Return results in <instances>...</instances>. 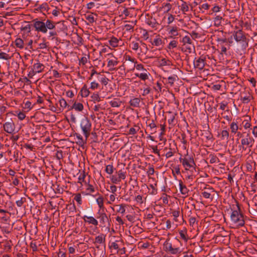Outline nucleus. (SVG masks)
<instances>
[{"label": "nucleus", "mask_w": 257, "mask_h": 257, "mask_svg": "<svg viewBox=\"0 0 257 257\" xmlns=\"http://www.w3.org/2000/svg\"><path fill=\"white\" fill-rule=\"evenodd\" d=\"M230 218L238 226H243L244 225V217L238 203L236 204V209L234 208L233 210L231 209Z\"/></svg>", "instance_id": "1"}, {"label": "nucleus", "mask_w": 257, "mask_h": 257, "mask_svg": "<svg viewBox=\"0 0 257 257\" xmlns=\"http://www.w3.org/2000/svg\"><path fill=\"white\" fill-rule=\"evenodd\" d=\"M233 36L237 42L241 44L243 49H245L248 47V40L246 38L241 30H238L236 32H234Z\"/></svg>", "instance_id": "2"}, {"label": "nucleus", "mask_w": 257, "mask_h": 257, "mask_svg": "<svg viewBox=\"0 0 257 257\" xmlns=\"http://www.w3.org/2000/svg\"><path fill=\"white\" fill-rule=\"evenodd\" d=\"M80 126L86 139H87L90 135L91 130V122L88 117H84L82 119Z\"/></svg>", "instance_id": "3"}, {"label": "nucleus", "mask_w": 257, "mask_h": 257, "mask_svg": "<svg viewBox=\"0 0 257 257\" xmlns=\"http://www.w3.org/2000/svg\"><path fill=\"white\" fill-rule=\"evenodd\" d=\"M178 154L181 155V157L179 158V160L182 164L183 167L185 168L186 170H188L189 168H193L195 169V166H196V164L194 162L193 158H190L189 160H188L186 158H182V155H181L180 153H179L178 152Z\"/></svg>", "instance_id": "4"}, {"label": "nucleus", "mask_w": 257, "mask_h": 257, "mask_svg": "<svg viewBox=\"0 0 257 257\" xmlns=\"http://www.w3.org/2000/svg\"><path fill=\"white\" fill-rule=\"evenodd\" d=\"M33 26L35 28V30L38 32H41L43 33H46L47 30L45 27V22L35 19L33 21Z\"/></svg>", "instance_id": "5"}, {"label": "nucleus", "mask_w": 257, "mask_h": 257, "mask_svg": "<svg viewBox=\"0 0 257 257\" xmlns=\"http://www.w3.org/2000/svg\"><path fill=\"white\" fill-rule=\"evenodd\" d=\"M164 248L166 251L172 254H176L177 253V247L173 244L170 240H166L164 243Z\"/></svg>", "instance_id": "6"}, {"label": "nucleus", "mask_w": 257, "mask_h": 257, "mask_svg": "<svg viewBox=\"0 0 257 257\" xmlns=\"http://www.w3.org/2000/svg\"><path fill=\"white\" fill-rule=\"evenodd\" d=\"M206 57L203 55L199 58H195L194 60V66L195 68L202 70L204 68L205 64Z\"/></svg>", "instance_id": "7"}, {"label": "nucleus", "mask_w": 257, "mask_h": 257, "mask_svg": "<svg viewBox=\"0 0 257 257\" xmlns=\"http://www.w3.org/2000/svg\"><path fill=\"white\" fill-rule=\"evenodd\" d=\"M185 28H187V26L184 20H178V36L179 35L180 37L183 36L184 33H187L186 31L184 29Z\"/></svg>", "instance_id": "8"}, {"label": "nucleus", "mask_w": 257, "mask_h": 257, "mask_svg": "<svg viewBox=\"0 0 257 257\" xmlns=\"http://www.w3.org/2000/svg\"><path fill=\"white\" fill-rule=\"evenodd\" d=\"M98 216L97 217L99 219L100 223L102 227L106 226V223H108V227L110 226L108 218L105 213L101 212L100 210L98 212Z\"/></svg>", "instance_id": "9"}, {"label": "nucleus", "mask_w": 257, "mask_h": 257, "mask_svg": "<svg viewBox=\"0 0 257 257\" xmlns=\"http://www.w3.org/2000/svg\"><path fill=\"white\" fill-rule=\"evenodd\" d=\"M3 127L5 132L12 134L15 131V125L13 121L11 119L3 124Z\"/></svg>", "instance_id": "10"}, {"label": "nucleus", "mask_w": 257, "mask_h": 257, "mask_svg": "<svg viewBox=\"0 0 257 257\" xmlns=\"http://www.w3.org/2000/svg\"><path fill=\"white\" fill-rule=\"evenodd\" d=\"M254 139L253 138H243L241 139V144L242 146V149L246 150V148H244V146H246L248 147H251L254 142Z\"/></svg>", "instance_id": "11"}, {"label": "nucleus", "mask_w": 257, "mask_h": 257, "mask_svg": "<svg viewBox=\"0 0 257 257\" xmlns=\"http://www.w3.org/2000/svg\"><path fill=\"white\" fill-rule=\"evenodd\" d=\"M179 233L180 239L184 243H186L187 241L190 239V237L187 234V229L185 228L182 230H179Z\"/></svg>", "instance_id": "12"}, {"label": "nucleus", "mask_w": 257, "mask_h": 257, "mask_svg": "<svg viewBox=\"0 0 257 257\" xmlns=\"http://www.w3.org/2000/svg\"><path fill=\"white\" fill-rule=\"evenodd\" d=\"M167 166L169 167L171 170L172 174L175 179H177V165L175 161H170L167 163Z\"/></svg>", "instance_id": "13"}, {"label": "nucleus", "mask_w": 257, "mask_h": 257, "mask_svg": "<svg viewBox=\"0 0 257 257\" xmlns=\"http://www.w3.org/2000/svg\"><path fill=\"white\" fill-rule=\"evenodd\" d=\"M180 115H181V119H179V123L178 124V126L179 127L181 130L183 131L186 130L187 128V127L188 126V124L184 116H182V112H180Z\"/></svg>", "instance_id": "14"}, {"label": "nucleus", "mask_w": 257, "mask_h": 257, "mask_svg": "<svg viewBox=\"0 0 257 257\" xmlns=\"http://www.w3.org/2000/svg\"><path fill=\"white\" fill-rule=\"evenodd\" d=\"M105 236L106 235L105 234L101 233L99 235L95 237L93 243L95 244H104V246H105Z\"/></svg>", "instance_id": "15"}, {"label": "nucleus", "mask_w": 257, "mask_h": 257, "mask_svg": "<svg viewBox=\"0 0 257 257\" xmlns=\"http://www.w3.org/2000/svg\"><path fill=\"white\" fill-rule=\"evenodd\" d=\"M177 47V41L175 40H173L170 41L168 46L167 51L169 53H171L176 55V53L174 52V49Z\"/></svg>", "instance_id": "16"}, {"label": "nucleus", "mask_w": 257, "mask_h": 257, "mask_svg": "<svg viewBox=\"0 0 257 257\" xmlns=\"http://www.w3.org/2000/svg\"><path fill=\"white\" fill-rule=\"evenodd\" d=\"M37 61L38 62L33 65V71H35L36 73H40L43 71L45 66L43 64L40 63L38 60Z\"/></svg>", "instance_id": "17"}, {"label": "nucleus", "mask_w": 257, "mask_h": 257, "mask_svg": "<svg viewBox=\"0 0 257 257\" xmlns=\"http://www.w3.org/2000/svg\"><path fill=\"white\" fill-rule=\"evenodd\" d=\"M141 41L140 40L136 41H133L130 44V47L133 50L137 51L140 48Z\"/></svg>", "instance_id": "18"}, {"label": "nucleus", "mask_w": 257, "mask_h": 257, "mask_svg": "<svg viewBox=\"0 0 257 257\" xmlns=\"http://www.w3.org/2000/svg\"><path fill=\"white\" fill-rule=\"evenodd\" d=\"M83 219L85 222H87L90 224H92L94 225H98V221L97 220L94 218L92 216H84Z\"/></svg>", "instance_id": "19"}, {"label": "nucleus", "mask_w": 257, "mask_h": 257, "mask_svg": "<svg viewBox=\"0 0 257 257\" xmlns=\"http://www.w3.org/2000/svg\"><path fill=\"white\" fill-rule=\"evenodd\" d=\"M169 114L170 116H168V122L169 123V129H171L175 125V123H174V120L176 113L173 114H172L171 112H169Z\"/></svg>", "instance_id": "20"}, {"label": "nucleus", "mask_w": 257, "mask_h": 257, "mask_svg": "<svg viewBox=\"0 0 257 257\" xmlns=\"http://www.w3.org/2000/svg\"><path fill=\"white\" fill-rule=\"evenodd\" d=\"M179 188L180 191L183 195H187V194L188 193V189L186 187V185L183 184L182 181H179Z\"/></svg>", "instance_id": "21"}, {"label": "nucleus", "mask_w": 257, "mask_h": 257, "mask_svg": "<svg viewBox=\"0 0 257 257\" xmlns=\"http://www.w3.org/2000/svg\"><path fill=\"white\" fill-rule=\"evenodd\" d=\"M182 138L181 139L182 144L179 145V147L180 148V149H183V152L181 151V152L183 153L184 154L185 153H186V154H187L188 151H187V150H186L187 141L185 140H184L185 135L184 134H182Z\"/></svg>", "instance_id": "22"}, {"label": "nucleus", "mask_w": 257, "mask_h": 257, "mask_svg": "<svg viewBox=\"0 0 257 257\" xmlns=\"http://www.w3.org/2000/svg\"><path fill=\"white\" fill-rule=\"evenodd\" d=\"M118 62L117 61V58L114 57V59L109 60L107 63V67H109L110 70H114V66L117 65Z\"/></svg>", "instance_id": "23"}, {"label": "nucleus", "mask_w": 257, "mask_h": 257, "mask_svg": "<svg viewBox=\"0 0 257 257\" xmlns=\"http://www.w3.org/2000/svg\"><path fill=\"white\" fill-rule=\"evenodd\" d=\"M83 108V105L81 103L75 102L70 109H74L76 111H81Z\"/></svg>", "instance_id": "24"}, {"label": "nucleus", "mask_w": 257, "mask_h": 257, "mask_svg": "<svg viewBox=\"0 0 257 257\" xmlns=\"http://www.w3.org/2000/svg\"><path fill=\"white\" fill-rule=\"evenodd\" d=\"M180 3L178 1V5L179 7H181V10L183 12H185L188 11V7L185 2H184L182 0H179Z\"/></svg>", "instance_id": "25"}, {"label": "nucleus", "mask_w": 257, "mask_h": 257, "mask_svg": "<svg viewBox=\"0 0 257 257\" xmlns=\"http://www.w3.org/2000/svg\"><path fill=\"white\" fill-rule=\"evenodd\" d=\"M120 40V39H118L114 37H112L109 40V43L110 45H111L112 47H116L118 46V43Z\"/></svg>", "instance_id": "26"}, {"label": "nucleus", "mask_w": 257, "mask_h": 257, "mask_svg": "<svg viewBox=\"0 0 257 257\" xmlns=\"http://www.w3.org/2000/svg\"><path fill=\"white\" fill-rule=\"evenodd\" d=\"M151 43L153 45H155L156 46H162V40L160 38L159 36H158L154 39V40L151 42Z\"/></svg>", "instance_id": "27"}, {"label": "nucleus", "mask_w": 257, "mask_h": 257, "mask_svg": "<svg viewBox=\"0 0 257 257\" xmlns=\"http://www.w3.org/2000/svg\"><path fill=\"white\" fill-rule=\"evenodd\" d=\"M121 101L118 98H114L113 100L109 102L111 107H118L121 104Z\"/></svg>", "instance_id": "28"}, {"label": "nucleus", "mask_w": 257, "mask_h": 257, "mask_svg": "<svg viewBox=\"0 0 257 257\" xmlns=\"http://www.w3.org/2000/svg\"><path fill=\"white\" fill-rule=\"evenodd\" d=\"M45 23V27L47 30H52L54 29L55 27V23L51 20H47Z\"/></svg>", "instance_id": "29"}, {"label": "nucleus", "mask_w": 257, "mask_h": 257, "mask_svg": "<svg viewBox=\"0 0 257 257\" xmlns=\"http://www.w3.org/2000/svg\"><path fill=\"white\" fill-rule=\"evenodd\" d=\"M140 101L141 100L139 98H134L131 99L130 104L133 107H139Z\"/></svg>", "instance_id": "30"}, {"label": "nucleus", "mask_w": 257, "mask_h": 257, "mask_svg": "<svg viewBox=\"0 0 257 257\" xmlns=\"http://www.w3.org/2000/svg\"><path fill=\"white\" fill-rule=\"evenodd\" d=\"M178 257H193L192 254L186 251L183 252L178 247Z\"/></svg>", "instance_id": "31"}, {"label": "nucleus", "mask_w": 257, "mask_h": 257, "mask_svg": "<svg viewBox=\"0 0 257 257\" xmlns=\"http://www.w3.org/2000/svg\"><path fill=\"white\" fill-rule=\"evenodd\" d=\"M75 136L77 139V141L76 142V144L80 147H83L85 144L84 141L83 140L82 137L79 134L76 133Z\"/></svg>", "instance_id": "32"}, {"label": "nucleus", "mask_w": 257, "mask_h": 257, "mask_svg": "<svg viewBox=\"0 0 257 257\" xmlns=\"http://www.w3.org/2000/svg\"><path fill=\"white\" fill-rule=\"evenodd\" d=\"M148 48L147 45L141 41V45L140 46V51L141 53L146 54L148 51Z\"/></svg>", "instance_id": "33"}, {"label": "nucleus", "mask_w": 257, "mask_h": 257, "mask_svg": "<svg viewBox=\"0 0 257 257\" xmlns=\"http://www.w3.org/2000/svg\"><path fill=\"white\" fill-rule=\"evenodd\" d=\"M24 44L23 40L21 38H17L15 40L16 46L20 49L24 48Z\"/></svg>", "instance_id": "34"}, {"label": "nucleus", "mask_w": 257, "mask_h": 257, "mask_svg": "<svg viewBox=\"0 0 257 257\" xmlns=\"http://www.w3.org/2000/svg\"><path fill=\"white\" fill-rule=\"evenodd\" d=\"M81 95L82 97H87L89 94V91L87 88L86 85H84L81 90Z\"/></svg>", "instance_id": "35"}, {"label": "nucleus", "mask_w": 257, "mask_h": 257, "mask_svg": "<svg viewBox=\"0 0 257 257\" xmlns=\"http://www.w3.org/2000/svg\"><path fill=\"white\" fill-rule=\"evenodd\" d=\"M104 103L103 105H102L101 103L97 105H95L93 107V110L94 111L99 112L100 110H103L105 109Z\"/></svg>", "instance_id": "36"}, {"label": "nucleus", "mask_w": 257, "mask_h": 257, "mask_svg": "<svg viewBox=\"0 0 257 257\" xmlns=\"http://www.w3.org/2000/svg\"><path fill=\"white\" fill-rule=\"evenodd\" d=\"M202 135L204 136L207 140H211L213 139L212 135L208 130L204 131Z\"/></svg>", "instance_id": "37"}, {"label": "nucleus", "mask_w": 257, "mask_h": 257, "mask_svg": "<svg viewBox=\"0 0 257 257\" xmlns=\"http://www.w3.org/2000/svg\"><path fill=\"white\" fill-rule=\"evenodd\" d=\"M168 30H169V34L171 35L170 37L172 38L173 36L177 35L175 34L177 32V28L175 27L168 26Z\"/></svg>", "instance_id": "38"}, {"label": "nucleus", "mask_w": 257, "mask_h": 257, "mask_svg": "<svg viewBox=\"0 0 257 257\" xmlns=\"http://www.w3.org/2000/svg\"><path fill=\"white\" fill-rule=\"evenodd\" d=\"M180 41L181 42H182L183 44H185L186 43L190 44L191 43V40L190 37L187 35L184 36L182 40L180 39Z\"/></svg>", "instance_id": "39"}, {"label": "nucleus", "mask_w": 257, "mask_h": 257, "mask_svg": "<svg viewBox=\"0 0 257 257\" xmlns=\"http://www.w3.org/2000/svg\"><path fill=\"white\" fill-rule=\"evenodd\" d=\"M135 75L143 80H146L149 78L148 75L146 73H142L141 74L136 73Z\"/></svg>", "instance_id": "40"}, {"label": "nucleus", "mask_w": 257, "mask_h": 257, "mask_svg": "<svg viewBox=\"0 0 257 257\" xmlns=\"http://www.w3.org/2000/svg\"><path fill=\"white\" fill-rule=\"evenodd\" d=\"M230 129L232 133H236L238 129V126L235 122H232L230 124Z\"/></svg>", "instance_id": "41"}, {"label": "nucleus", "mask_w": 257, "mask_h": 257, "mask_svg": "<svg viewBox=\"0 0 257 257\" xmlns=\"http://www.w3.org/2000/svg\"><path fill=\"white\" fill-rule=\"evenodd\" d=\"M92 100L94 102L96 103V102H99L101 101V98L97 93H93V95L91 96Z\"/></svg>", "instance_id": "42"}, {"label": "nucleus", "mask_w": 257, "mask_h": 257, "mask_svg": "<svg viewBox=\"0 0 257 257\" xmlns=\"http://www.w3.org/2000/svg\"><path fill=\"white\" fill-rule=\"evenodd\" d=\"M126 205L125 204H120V205H116V207H118V209L117 210V212L121 213V214H124L125 211V206Z\"/></svg>", "instance_id": "43"}, {"label": "nucleus", "mask_w": 257, "mask_h": 257, "mask_svg": "<svg viewBox=\"0 0 257 257\" xmlns=\"http://www.w3.org/2000/svg\"><path fill=\"white\" fill-rule=\"evenodd\" d=\"M96 202L100 209L103 207V198L101 196L96 199Z\"/></svg>", "instance_id": "44"}, {"label": "nucleus", "mask_w": 257, "mask_h": 257, "mask_svg": "<svg viewBox=\"0 0 257 257\" xmlns=\"http://www.w3.org/2000/svg\"><path fill=\"white\" fill-rule=\"evenodd\" d=\"M180 215V220L179 219H178V222H179V223H180V224H182L184 222V220L183 214H182V209H181V212H180V211L179 210V208H178V217H179Z\"/></svg>", "instance_id": "45"}, {"label": "nucleus", "mask_w": 257, "mask_h": 257, "mask_svg": "<svg viewBox=\"0 0 257 257\" xmlns=\"http://www.w3.org/2000/svg\"><path fill=\"white\" fill-rule=\"evenodd\" d=\"M74 200L78 203V204L81 205L82 204V197L80 193H77L75 194L74 197Z\"/></svg>", "instance_id": "46"}, {"label": "nucleus", "mask_w": 257, "mask_h": 257, "mask_svg": "<svg viewBox=\"0 0 257 257\" xmlns=\"http://www.w3.org/2000/svg\"><path fill=\"white\" fill-rule=\"evenodd\" d=\"M59 103L62 109L65 108L67 105V102L64 98L60 99L59 101Z\"/></svg>", "instance_id": "47"}, {"label": "nucleus", "mask_w": 257, "mask_h": 257, "mask_svg": "<svg viewBox=\"0 0 257 257\" xmlns=\"http://www.w3.org/2000/svg\"><path fill=\"white\" fill-rule=\"evenodd\" d=\"M57 33L56 31H50L49 33V37H52V40H57L58 39V37H57Z\"/></svg>", "instance_id": "48"}, {"label": "nucleus", "mask_w": 257, "mask_h": 257, "mask_svg": "<svg viewBox=\"0 0 257 257\" xmlns=\"http://www.w3.org/2000/svg\"><path fill=\"white\" fill-rule=\"evenodd\" d=\"M202 195L206 199H210L211 200H212L213 197H211V195L210 192H206L204 191L202 192Z\"/></svg>", "instance_id": "49"}, {"label": "nucleus", "mask_w": 257, "mask_h": 257, "mask_svg": "<svg viewBox=\"0 0 257 257\" xmlns=\"http://www.w3.org/2000/svg\"><path fill=\"white\" fill-rule=\"evenodd\" d=\"M105 172L109 174H111L113 172V166L111 165H107L105 168Z\"/></svg>", "instance_id": "50"}, {"label": "nucleus", "mask_w": 257, "mask_h": 257, "mask_svg": "<svg viewBox=\"0 0 257 257\" xmlns=\"http://www.w3.org/2000/svg\"><path fill=\"white\" fill-rule=\"evenodd\" d=\"M11 58V57L9 55L5 52H1L0 53V59H3L4 60H9Z\"/></svg>", "instance_id": "51"}, {"label": "nucleus", "mask_w": 257, "mask_h": 257, "mask_svg": "<svg viewBox=\"0 0 257 257\" xmlns=\"http://www.w3.org/2000/svg\"><path fill=\"white\" fill-rule=\"evenodd\" d=\"M229 138V133L226 130H223L221 132V139L228 140Z\"/></svg>", "instance_id": "52"}, {"label": "nucleus", "mask_w": 257, "mask_h": 257, "mask_svg": "<svg viewBox=\"0 0 257 257\" xmlns=\"http://www.w3.org/2000/svg\"><path fill=\"white\" fill-rule=\"evenodd\" d=\"M31 25L30 24H27L24 27H22L21 28V31H26L27 33H30L31 32Z\"/></svg>", "instance_id": "53"}, {"label": "nucleus", "mask_w": 257, "mask_h": 257, "mask_svg": "<svg viewBox=\"0 0 257 257\" xmlns=\"http://www.w3.org/2000/svg\"><path fill=\"white\" fill-rule=\"evenodd\" d=\"M136 64H134V66H133V70H134L135 68L136 67V69L138 70H146L144 67L143 65L142 64H137V65H135Z\"/></svg>", "instance_id": "54"}, {"label": "nucleus", "mask_w": 257, "mask_h": 257, "mask_svg": "<svg viewBox=\"0 0 257 257\" xmlns=\"http://www.w3.org/2000/svg\"><path fill=\"white\" fill-rule=\"evenodd\" d=\"M25 198H21L20 200L16 201V204L18 207H21L23 204L26 202Z\"/></svg>", "instance_id": "55"}, {"label": "nucleus", "mask_w": 257, "mask_h": 257, "mask_svg": "<svg viewBox=\"0 0 257 257\" xmlns=\"http://www.w3.org/2000/svg\"><path fill=\"white\" fill-rule=\"evenodd\" d=\"M222 17L220 16H217L214 18L215 25L219 26L220 24V21L222 20Z\"/></svg>", "instance_id": "56"}, {"label": "nucleus", "mask_w": 257, "mask_h": 257, "mask_svg": "<svg viewBox=\"0 0 257 257\" xmlns=\"http://www.w3.org/2000/svg\"><path fill=\"white\" fill-rule=\"evenodd\" d=\"M118 178L121 180V179H124L125 178V173L122 170H120L118 172Z\"/></svg>", "instance_id": "57"}, {"label": "nucleus", "mask_w": 257, "mask_h": 257, "mask_svg": "<svg viewBox=\"0 0 257 257\" xmlns=\"http://www.w3.org/2000/svg\"><path fill=\"white\" fill-rule=\"evenodd\" d=\"M124 29L126 31H133L134 25L131 24H126L124 26Z\"/></svg>", "instance_id": "58"}, {"label": "nucleus", "mask_w": 257, "mask_h": 257, "mask_svg": "<svg viewBox=\"0 0 257 257\" xmlns=\"http://www.w3.org/2000/svg\"><path fill=\"white\" fill-rule=\"evenodd\" d=\"M175 152L176 151L175 149L170 148V151L166 153V156L167 158L171 157L175 153Z\"/></svg>", "instance_id": "59"}, {"label": "nucleus", "mask_w": 257, "mask_h": 257, "mask_svg": "<svg viewBox=\"0 0 257 257\" xmlns=\"http://www.w3.org/2000/svg\"><path fill=\"white\" fill-rule=\"evenodd\" d=\"M175 15H173L172 14H168V24H170L172 23L175 20Z\"/></svg>", "instance_id": "60"}, {"label": "nucleus", "mask_w": 257, "mask_h": 257, "mask_svg": "<svg viewBox=\"0 0 257 257\" xmlns=\"http://www.w3.org/2000/svg\"><path fill=\"white\" fill-rule=\"evenodd\" d=\"M85 19L90 23L94 22V17L92 15H85Z\"/></svg>", "instance_id": "61"}, {"label": "nucleus", "mask_w": 257, "mask_h": 257, "mask_svg": "<svg viewBox=\"0 0 257 257\" xmlns=\"http://www.w3.org/2000/svg\"><path fill=\"white\" fill-rule=\"evenodd\" d=\"M217 41L218 43H219V44L220 45H223V43L227 42V39L225 38H218L217 39Z\"/></svg>", "instance_id": "62"}, {"label": "nucleus", "mask_w": 257, "mask_h": 257, "mask_svg": "<svg viewBox=\"0 0 257 257\" xmlns=\"http://www.w3.org/2000/svg\"><path fill=\"white\" fill-rule=\"evenodd\" d=\"M30 247L33 251H36L38 250L37 246L35 242H31L30 243Z\"/></svg>", "instance_id": "63"}, {"label": "nucleus", "mask_w": 257, "mask_h": 257, "mask_svg": "<svg viewBox=\"0 0 257 257\" xmlns=\"http://www.w3.org/2000/svg\"><path fill=\"white\" fill-rule=\"evenodd\" d=\"M241 100L243 103H247L250 101V98L249 96H244L243 97H241Z\"/></svg>", "instance_id": "64"}]
</instances>
